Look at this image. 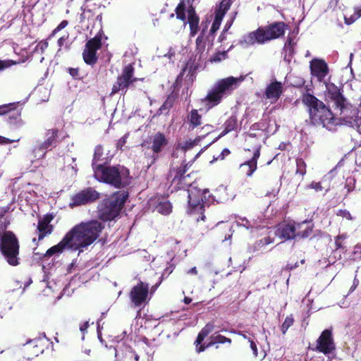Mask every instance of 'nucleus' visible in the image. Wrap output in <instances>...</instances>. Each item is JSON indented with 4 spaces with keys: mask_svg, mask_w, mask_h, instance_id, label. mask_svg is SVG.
Wrapping results in <instances>:
<instances>
[{
    "mask_svg": "<svg viewBox=\"0 0 361 361\" xmlns=\"http://www.w3.org/2000/svg\"><path fill=\"white\" fill-rule=\"evenodd\" d=\"M305 92L301 94L302 103L307 108L309 118L314 126H322L324 128L330 129L334 124L336 118L331 110L321 100L312 94Z\"/></svg>",
    "mask_w": 361,
    "mask_h": 361,
    "instance_id": "f257e3e1",
    "label": "nucleus"
},
{
    "mask_svg": "<svg viewBox=\"0 0 361 361\" xmlns=\"http://www.w3.org/2000/svg\"><path fill=\"white\" fill-rule=\"evenodd\" d=\"M104 228V225L98 220H90L75 225L67 234L74 246L79 250L92 245Z\"/></svg>",
    "mask_w": 361,
    "mask_h": 361,
    "instance_id": "f03ea898",
    "label": "nucleus"
},
{
    "mask_svg": "<svg viewBox=\"0 0 361 361\" xmlns=\"http://www.w3.org/2000/svg\"><path fill=\"white\" fill-rule=\"evenodd\" d=\"M92 166L95 178L101 183L109 184L117 189L123 188L129 184L130 171L123 166H110L93 162Z\"/></svg>",
    "mask_w": 361,
    "mask_h": 361,
    "instance_id": "7ed1b4c3",
    "label": "nucleus"
},
{
    "mask_svg": "<svg viewBox=\"0 0 361 361\" xmlns=\"http://www.w3.org/2000/svg\"><path fill=\"white\" fill-rule=\"evenodd\" d=\"M286 24L284 22H274L266 26H260L257 30L245 35L240 40L241 46L263 44L267 42L278 39L285 33Z\"/></svg>",
    "mask_w": 361,
    "mask_h": 361,
    "instance_id": "20e7f679",
    "label": "nucleus"
},
{
    "mask_svg": "<svg viewBox=\"0 0 361 361\" xmlns=\"http://www.w3.org/2000/svg\"><path fill=\"white\" fill-rule=\"evenodd\" d=\"M6 226L0 223V252L11 266L20 264V245L16 235L11 231H5Z\"/></svg>",
    "mask_w": 361,
    "mask_h": 361,
    "instance_id": "39448f33",
    "label": "nucleus"
},
{
    "mask_svg": "<svg viewBox=\"0 0 361 361\" xmlns=\"http://www.w3.org/2000/svg\"><path fill=\"white\" fill-rule=\"evenodd\" d=\"M128 196L127 191L120 190L115 192L110 198L104 200L98 209L99 219L108 221L118 216Z\"/></svg>",
    "mask_w": 361,
    "mask_h": 361,
    "instance_id": "423d86ee",
    "label": "nucleus"
},
{
    "mask_svg": "<svg viewBox=\"0 0 361 361\" xmlns=\"http://www.w3.org/2000/svg\"><path fill=\"white\" fill-rule=\"evenodd\" d=\"M212 197L208 189L194 188L188 191L189 213L191 217L199 222L205 221L204 207L209 206Z\"/></svg>",
    "mask_w": 361,
    "mask_h": 361,
    "instance_id": "0eeeda50",
    "label": "nucleus"
},
{
    "mask_svg": "<svg viewBox=\"0 0 361 361\" xmlns=\"http://www.w3.org/2000/svg\"><path fill=\"white\" fill-rule=\"evenodd\" d=\"M243 80L231 76L218 81L202 100L207 109H210L219 104L224 95L233 90V85Z\"/></svg>",
    "mask_w": 361,
    "mask_h": 361,
    "instance_id": "6e6552de",
    "label": "nucleus"
},
{
    "mask_svg": "<svg viewBox=\"0 0 361 361\" xmlns=\"http://www.w3.org/2000/svg\"><path fill=\"white\" fill-rule=\"evenodd\" d=\"M192 164V161L183 160L179 166L169 169L168 180H170L171 185H175L176 190L184 189L191 185L192 171H190V169Z\"/></svg>",
    "mask_w": 361,
    "mask_h": 361,
    "instance_id": "1a4fd4ad",
    "label": "nucleus"
},
{
    "mask_svg": "<svg viewBox=\"0 0 361 361\" xmlns=\"http://www.w3.org/2000/svg\"><path fill=\"white\" fill-rule=\"evenodd\" d=\"M168 145L169 140L161 132H157L149 137L147 140L143 141L142 147L150 149L152 152V154L147 157L149 166L156 163Z\"/></svg>",
    "mask_w": 361,
    "mask_h": 361,
    "instance_id": "9d476101",
    "label": "nucleus"
},
{
    "mask_svg": "<svg viewBox=\"0 0 361 361\" xmlns=\"http://www.w3.org/2000/svg\"><path fill=\"white\" fill-rule=\"evenodd\" d=\"M135 68L133 64L129 63L125 66L121 74L117 77L116 81L113 84L110 96L121 93L125 95L128 89L137 82L139 79L134 76Z\"/></svg>",
    "mask_w": 361,
    "mask_h": 361,
    "instance_id": "9b49d317",
    "label": "nucleus"
},
{
    "mask_svg": "<svg viewBox=\"0 0 361 361\" xmlns=\"http://www.w3.org/2000/svg\"><path fill=\"white\" fill-rule=\"evenodd\" d=\"M103 38L107 39L104 30L99 29L94 37L87 41L82 51V59L86 64L93 66L97 63L98 61L97 52L102 47Z\"/></svg>",
    "mask_w": 361,
    "mask_h": 361,
    "instance_id": "f8f14e48",
    "label": "nucleus"
},
{
    "mask_svg": "<svg viewBox=\"0 0 361 361\" xmlns=\"http://www.w3.org/2000/svg\"><path fill=\"white\" fill-rule=\"evenodd\" d=\"M61 134L62 132L56 128L47 130L44 140L35 148V153L37 154L41 152L42 153L41 157L44 158L47 149L56 147L65 138L64 135L60 138Z\"/></svg>",
    "mask_w": 361,
    "mask_h": 361,
    "instance_id": "ddd939ff",
    "label": "nucleus"
},
{
    "mask_svg": "<svg viewBox=\"0 0 361 361\" xmlns=\"http://www.w3.org/2000/svg\"><path fill=\"white\" fill-rule=\"evenodd\" d=\"M6 106H9L8 112L4 116L6 124L12 130H15L22 128L24 125V121L22 119V108H18L19 102H13L6 104Z\"/></svg>",
    "mask_w": 361,
    "mask_h": 361,
    "instance_id": "4468645a",
    "label": "nucleus"
},
{
    "mask_svg": "<svg viewBox=\"0 0 361 361\" xmlns=\"http://www.w3.org/2000/svg\"><path fill=\"white\" fill-rule=\"evenodd\" d=\"M149 289V284L141 281L131 288L129 298L135 307H141L147 302Z\"/></svg>",
    "mask_w": 361,
    "mask_h": 361,
    "instance_id": "2eb2a0df",
    "label": "nucleus"
},
{
    "mask_svg": "<svg viewBox=\"0 0 361 361\" xmlns=\"http://www.w3.org/2000/svg\"><path fill=\"white\" fill-rule=\"evenodd\" d=\"M336 345L334 341L332 331L330 329L324 330L318 339L314 350L329 355L334 351Z\"/></svg>",
    "mask_w": 361,
    "mask_h": 361,
    "instance_id": "dca6fc26",
    "label": "nucleus"
},
{
    "mask_svg": "<svg viewBox=\"0 0 361 361\" xmlns=\"http://www.w3.org/2000/svg\"><path fill=\"white\" fill-rule=\"evenodd\" d=\"M99 198V193L94 188L89 187L76 194L71 197V207L80 206L93 202Z\"/></svg>",
    "mask_w": 361,
    "mask_h": 361,
    "instance_id": "f3484780",
    "label": "nucleus"
},
{
    "mask_svg": "<svg viewBox=\"0 0 361 361\" xmlns=\"http://www.w3.org/2000/svg\"><path fill=\"white\" fill-rule=\"evenodd\" d=\"M305 223H307V221L298 224L295 222L281 224L277 226L275 235L284 240L295 239L297 237L296 228L301 229Z\"/></svg>",
    "mask_w": 361,
    "mask_h": 361,
    "instance_id": "a211bd4d",
    "label": "nucleus"
},
{
    "mask_svg": "<svg viewBox=\"0 0 361 361\" xmlns=\"http://www.w3.org/2000/svg\"><path fill=\"white\" fill-rule=\"evenodd\" d=\"M326 94L334 103L335 109L342 111L346 107V98L343 95L341 90L334 83L326 86Z\"/></svg>",
    "mask_w": 361,
    "mask_h": 361,
    "instance_id": "6ab92c4d",
    "label": "nucleus"
},
{
    "mask_svg": "<svg viewBox=\"0 0 361 361\" xmlns=\"http://www.w3.org/2000/svg\"><path fill=\"white\" fill-rule=\"evenodd\" d=\"M310 69L311 75L316 77L319 82H322L329 72L327 63L322 59H313L310 61Z\"/></svg>",
    "mask_w": 361,
    "mask_h": 361,
    "instance_id": "aec40b11",
    "label": "nucleus"
},
{
    "mask_svg": "<svg viewBox=\"0 0 361 361\" xmlns=\"http://www.w3.org/2000/svg\"><path fill=\"white\" fill-rule=\"evenodd\" d=\"M54 218V215L52 213H48L39 219L37 226V231L39 233L38 241L42 240L47 235L53 232L54 226L50 223Z\"/></svg>",
    "mask_w": 361,
    "mask_h": 361,
    "instance_id": "412c9836",
    "label": "nucleus"
},
{
    "mask_svg": "<svg viewBox=\"0 0 361 361\" xmlns=\"http://www.w3.org/2000/svg\"><path fill=\"white\" fill-rule=\"evenodd\" d=\"M100 8V4L93 2V0H86L85 4L82 8V13L80 15V23L87 21L88 24H94V17Z\"/></svg>",
    "mask_w": 361,
    "mask_h": 361,
    "instance_id": "4be33fe9",
    "label": "nucleus"
},
{
    "mask_svg": "<svg viewBox=\"0 0 361 361\" xmlns=\"http://www.w3.org/2000/svg\"><path fill=\"white\" fill-rule=\"evenodd\" d=\"M66 248L74 250V246L67 233L57 245L51 247L47 250L43 255V258H49L54 255L61 254Z\"/></svg>",
    "mask_w": 361,
    "mask_h": 361,
    "instance_id": "5701e85b",
    "label": "nucleus"
},
{
    "mask_svg": "<svg viewBox=\"0 0 361 361\" xmlns=\"http://www.w3.org/2000/svg\"><path fill=\"white\" fill-rule=\"evenodd\" d=\"M260 148L257 147L253 153L252 157L240 165L241 171L247 177H250L257 168V160L260 156Z\"/></svg>",
    "mask_w": 361,
    "mask_h": 361,
    "instance_id": "b1692460",
    "label": "nucleus"
},
{
    "mask_svg": "<svg viewBox=\"0 0 361 361\" xmlns=\"http://www.w3.org/2000/svg\"><path fill=\"white\" fill-rule=\"evenodd\" d=\"M283 94V85L281 82L275 80L270 82L264 92L265 97L271 100V103H275Z\"/></svg>",
    "mask_w": 361,
    "mask_h": 361,
    "instance_id": "393cba45",
    "label": "nucleus"
},
{
    "mask_svg": "<svg viewBox=\"0 0 361 361\" xmlns=\"http://www.w3.org/2000/svg\"><path fill=\"white\" fill-rule=\"evenodd\" d=\"M188 22L190 27V35L194 37L199 31L200 18L192 6H190L188 10Z\"/></svg>",
    "mask_w": 361,
    "mask_h": 361,
    "instance_id": "a878e982",
    "label": "nucleus"
},
{
    "mask_svg": "<svg viewBox=\"0 0 361 361\" xmlns=\"http://www.w3.org/2000/svg\"><path fill=\"white\" fill-rule=\"evenodd\" d=\"M197 70V66L195 65L194 61L189 60L187 61L185 67L181 70L180 73L176 77L174 85L179 86L183 80V75L186 71H188V75L192 76Z\"/></svg>",
    "mask_w": 361,
    "mask_h": 361,
    "instance_id": "bb28decb",
    "label": "nucleus"
},
{
    "mask_svg": "<svg viewBox=\"0 0 361 361\" xmlns=\"http://www.w3.org/2000/svg\"><path fill=\"white\" fill-rule=\"evenodd\" d=\"M177 97L178 94L174 92H172L170 94H169L163 104L158 109V114L160 115L164 113L167 114L169 111V110L173 106Z\"/></svg>",
    "mask_w": 361,
    "mask_h": 361,
    "instance_id": "cd10ccee",
    "label": "nucleus"
},
{
    "mask_svg": "<svg viewBox=\"0 0 361 361\" xmlns=\"http://www.w3.org/2000/svg\"><path fill=\"white\" fill-rule=\"evenodd\" d=\"M223 126L224 128V130L221 132V133L219 135V137H221L222 136H224L227 133L235 130L238 128V118L237 116L235 115H232L230 116L223 124Z\"/></svg>",
    "mask_w": 361,
    "mask_h": 361,
    "instance_id": "c85d7f7f",
    "label": "nucleus"
},
{
    "mask_svg": "<svg viewBox=\"0 0 361 361\" xmlns=\"http://www.w3.org/2000/svg\"><path fill=\"white\" fill-rule=\"evenodd\" d=\"M214 329V322H208L199 332L197 338L195 340V343L200 344L202 343L204 338L212 333Z\"/></svg>",
    "mask_w": 361,
    "mask_h": 361,
    "instance_id": "c756f323",
    "label": "nucleus"
},
{
    "mask_svg": "<svg viewBox=\"0 0 361 361\" xmlns=\"http://www.w3.org/2000/svg\"><path fill=\"white\" fill-rule=\"evenodd\" d=\"M202 116L197 112V110L192 109L189 115L190 126L192 128H195L201 125Z\"/></svg>",
    "mask_w": 361,
    "mask_h": 361,
    "instance_id": "7c9ffc66",
    "label": "nucleus"
},
{
    "mask_svg": "<svg viewBox=\"0 0 361 361\" xmlns=\"http://www.w3.org/2000/svg\"><path fill=\"white\" fill-rule=\"evenodd\" d=\"M185 8V1L180 0V2L178 3V6L175 9L177 19L180 20L182 21H185L186 20Z\"/></svg>",
    "mask_w": 361,
    "mask_h": 361,
    "instance_id": "2f4dec72",
    "label": "nucleus"
},
{
    "mask_svg": "<svg viewBox=\"0 0 361 361\" xmlns=\"http://www.w3.org/2000/svg\"><path fill=\"white\" fill-rule=\"evenodd\" d=\"M274 241V238L271 236H266L264 238H261L260 240H257L254 244L255 250H259L263 247L268 245L271 243H273Z\"/></svg>",
    "mask_w": 361,
    "mask_h": 361,
    "instance_id": "473e14b6",
    "label": "nucleus"
},
{
    "mask_svg": "<svg viewBox=\"0 0 361 361\" xmlns=\"http://www.w3.org/2000/svg\"><path fill=\"white\" fill-rule=\"evenodd\" d=\"M231 6V0H222L219 4V8L215 11L216 14H222L224 17L226 12L229 10Z\"/></svg>",
    "mask_w": 361,
    "mask_h": 361,
    "instance_id": "72a5a7b5",
    "label": "nucleus"
},
{
    "mask_svg": "<svg viewBox=\"0 0 361 361\" xmlns=\"http://www.w3.org/2000/svg\"><path fill=\"white\" fill-rule=\"evenodd\" d=\"M221 15L222 14L214 13V19L212 23L211 29L209 30V35H212L214 37V35L215 34V32L219 29L222 19L224 18V17H222Z\"/></svg>",
    "mask_w": 361,
    "mask_h": 361,
    "instance_id": "f704fd0d",
    "label": "nucleus"
},
{
    "mask_svg": "<svg viewBox=\"0 0 361 361\" xmlns=\"http://www.w3.org/2000/svg\"><path fill=\"white\" fill-rule=\"evenodd\" d=\"M305 224H306V223ZM313 228H314L313 224H310L307 221L306 227L303 230L300 229L298 231V232H297V237H300L301 238H308L313 233Z\"/></svg>",
    "mask_w": 361,
    "mask_h": 361,
    "instance_id": "c9c22d12",
    "label": "nucleus"
},
{
    "mask_svg": "<svg viewBox=\"0 0 361 361\" xmlns=\"http://www.w3.org/2000/svg\"><path fill=\"white\" fill-rule=\"evenodd\" d=\"M157 211L162 214H169L172 211V206L169 201L161 202L157 206Z\"/></svg>",
    "mask_w": 361,
    "mask_h": 361,
    "instance_id": "e433bc0d",
    "label": "nucleus"
},
{
    "mask_svg": "<svg viewBox=\"0 0 361 361\" xmlns=\"http://www.w3.org/2000/svg\"><path fill=\"white\" fill-rule=\"evenodd\" d=\"M294 318L293 314L287 316L281 325V331L283 334H285L288 329L293 324Z\"/></svg>",
    "mask_w": 361,
    "mask_h": 361,
    "instance_id": "4c0bfd02",
    "label": "nucleus"
},
{
    "mask_svg": "<svg viewBox=\"0 0 361 361\" xmlns=\"http://www.w3.org/2000/svg\"><path fill=\"white\" fill-rule=\"evenodd\" d=\"M228 58L227 51L216 52L209 59L212 63L220 62Z\"/></svg>",
    "mask_w": 361,
    "mask_h": 361,
    "instance_id": "58836bf2",
    "label": "nucleus"
},
{
    "mask_svg": "<svg viewBox=\"0 0 361 361\" xmlns=\"http://www.w3.org/2000/svg\"><path fill=\"white\" fill-rule=\"evenodd\" d=\"M210 338L212 339L214 345L216 344H219V343H221V344L225 343H228L229 344L231 343V338H227L221 334L213 335V336H210Z\"/></svg>",
    "mask_w": 361,
    "mask_h": 361,
    "instance_id": "ea45409f",
    "label": "nucleus"
},
{
    "mask_svg": "<svg viewBox=\"0 0 361 361\" xmlns=\"http://www.w3.org/2000/svg\"><path fill=\"white\" fill-rule=\"evenodd\" d=\"M296 173L303 176L306 173V164L302 158L296 159Z\"/></svg>",
    "mask_w": 361,
    "mask_h": 361,
    "instance_id": "a19ab883",
    "label": "nucleus"
},
{
    "mask_svg": "<svg viewBox=\"0 0 361 361\" xmlns=\"http://www.w3.org/2000/svg\"><path fill=\"white\" fill-rule=\"evenodd\" d=\"M361 17V8L355 7L354 8V13L351 15L349 18H345V21L346 24H352L355 20H357L359 18Z\"/></svg>",
    "mask_w": 361,
    "mask_h": 361,
    "instance_id": "79ce46f5",
    "label": "nucleus"
},
{
    "mask_svg": "<svg viewBox=\"0 0 361 361\" xmlns=\"http://www.w3.org/2000/svg\"><path fill=\"white\" fill-rule=\"evenodd\" d=\"M209 339H210V341L207 343H200V344H197V343L195 342L194 344L195 345L196 353H200L202 352H204L207 348H209V347L214 345L212 339L210 338H209Z\"/></svg>",
    "mask_w": 361,
    "mask_h": 361,
    "instance_id": "37998d69",
    "label": "nucleus"
},
{
    "mask_svg": "<svg viewBox=\"0 0 361 361\" xmlns=\"http://www.w3.org/2000/svg\"><path fill=\"white\" fill-rule=\"evenodd\" d=\"M195 44H196V50L198 51V52L202 53L204 51L205 46H206L204 37V36H202V35H200L197 37V39L195 40Z\"/></svg>",
    "mask_w": 361,
    "mask_h": 361,
    "instance_id": "c03bdc74",
    "label": "nucleus"
},
{
    "mask_svg": "<svg viewBox=\"0 0 361 361\" xmlns=\"http://www.w3.org/2000/svg\"><path fill=\"white\" fill-rule=\"evenodd\" d=\"M204 137V135H202V136H197L194 140H187L185 142V145H184V147L183 148L187 150V149H190L192 148H193L195 146H196L197 145H198V143L200 142V140H202V138Z\"/></svg>",
    "mask_w": 361,
    "mask_h": 361,
    "instance_id": "a18cd8bd",
    "label": "nucleus"
},
{
    "mask_svg": "<svg viewBox=\"0 0 361 361\" xmlns=\"http://www.w3.org/2000/svg\"><path fill=\"white\" fill-rule=\"evenodd\" d=\"M336 214L338 216H341L343 219H345L347 220L352 221L353 219V217L352 216L351 214L347 209H338L336 212Z\"/></svg>",
    "mask_w": 361,
    "mask_h": 361,
    "instance_id": "49530a36",
    "label": "nucleus"
},
{
    "mask_svg": "<svg viewBox=\"0 0 361 361\" xmlns=\"http://www.w3.org/2000/svg\"><path fill=\"white\" fill-rule=\"evenodd\" d=\"M17 63L13 60H1L0 59V72L11 67L13 65H16Z\"/></svg>",
    "mask_w": 361,
    "mask_h": 361,
    "instance_id": "de8ad7c7",
    "label": "nucleus"
},
{
    "mask_svg": "<svg viewBox=\"0 0 361 361\" xmlns=\"http://www.w3.org/2000/svg\"><path fill=\"white\" fill-rule=\"evenodd\" d=\"M307 188L313 189L316 192L322 191L324 189V188L322 185L321 182H315V181H312L308 185H307Z\"/></svg>",
    "mask_w": 361,
    "mask_h": 361,
    "instance_id": "09e8293b",
    "label": "nucleus"
},
{
    "mask_svg": "<svg viewBox=\"0 0 361 361\" xmlns=\"http://www.w3.org/2000/svg\"><path fill=\"white\" fill-rule=\"evenodd\" d=\"M231 154V151L225 148L222 150V152L217 156L214 157L212 161H218V160H224L226 157L228 156Z\"/></svg>",
    "mask_w": 361,
    "mask_h": 361,
    "instance_id": "8fccbe9b",
    "label": "nucleus"
},
{
    "mask_svg": "<svg viewBox=\"0 0 361 361\" xmlns=\"http://www.w3.org/2000/svg\"><path fill=\"white\" fill-rule=\"evenodd\" d=\"M68 71L74 79L79 80L82 78L80 75V69L78 68H69Z\"/></svg>",
    "mask_w": 361,
    "mask_h": 361,
    "instance_id": "3c124183",
    "label": "nucleus"
},
{
    "mask_svg": "<svg viewBox=\"0 0 361 361\" xmlns=\"http://www.w3.org/2000/svg\"><path fill=\"white\" fill-rule=\"evenodd\" d=\"M345 238L344 235H338L335 238V245L336 249H343L342 240Z\"/></svg>",
    "mask_w": 361,
    "mask_h": 361,
    "instance_id": "603ef678",
    "label": "nucleus"
},
{
    "mask_svg": "<svg viewBox=\"0 0 361 361\" xmlns=\"http://www.w3.org/2000/svg\"><path fill=\"white\" fill-rule=\"evenodd\" d=\"M248 341L250 343V348L252 350V353L255 357L257 356V347L256 343L254 341L253 339H251L250 338H248Z\"/></svg>",
    "mask_w": 361,
    "mask_h": 361,
    "instance_id": "864d4df0",
    "label": "nucleus"
},
{
    "mask_svg": "<svg viewBox=\"0 0 361 361\" xmlns=\"http://www.w3.org/2000/svg\"><path fill=\"white\" fill-rule=\"evenodd\" d=\"M95 21H98L99 22V26H100V29H102L103 30V28H102V13L100 12L99 11H98V12L95 15L94 22Z\"/></svg>",
    "mask_w": 361,
    "mask_h": 361,
    "instance_id": "5fc2aeb1",
    "label": "nucleus"
},
{
    "mask_svg": "<svg viewBox=\"0 0 361 361\" xmlns=\"http://www.w3.org/2000/svg\"><path fill=\"white\" fill-rule=\"evenodd\" d=\"M298 267V262H295L294 264L288 263L286 265L285 269L287 271H291Z\"/></svg>",
    "mask_w": 361,
    "mask_h": 361,
    "instance_id": "6e6d98bb",
    "label": "nucleus"
},
{
    "mask_svg": "<svg viewBox=\"0 0 361 361\" xmlns=\"http://www.w3.org/2000/svg\"><path fill=\"white\" fill-rule=\"evenodd\" d=\"M9 106H6V104H3L0 106V116L5 115L8 112Z\"/></svg>",
    "mask_w": 361,
    "mask_h": 361,
    "instance_id": "4d7b16f0",
    "label": "nucleus"
},
{
    "mask_svg": "<svg viewBox=\"0 0 361 361\" xmlns=\"http://www.w3.org/2000/svg\"><path fill=\"white\" fill-rule=\"evenodd\" d=\"M68 25V21L66 20H62L59 25L56 27L57 30H61Z\"/></svg>",
    "mask_w": 361,
    "mask_h": 361,
    "instance_id": "13d9d810",
    "label": "nucleus"
},
{
    "mask_svg": "<svg viewBox=\"0 0 361 361\" xmlns=\"http://www.w3.org/2000/svg\"><path fill=\"white\" fill-rule=\"evenodd\" d=\"M102 156V152H99V149H97L94 154L93 162L97 164V160H99Z\"/></svg>",
    "mask_w": 361,
    "mask_h": 361,
    "instance_id": "bf43d9fd",
    "label": "nucleus"
},
{
    "mask_svg": "<svg viewBox=\"0 0 361 361\" xmlns=\"http://www.w3.org/2000/svg\"><path fill=\"white\" fill-rule=\"evenodd\" d=\"M126 137H122L117 143V148L121 149L122 147L126 144Z\"/></svg>",
    "mask_w": 361,
    "mask_h": 361,
    "instance_id": "052dcab7",
    "label": "nucleus"
},
{
    "mask_svg": "<svg viewBox=\"0 0 361 361\" xmlns=\"http://www.w3.org/2000/svg\"><path fill=\"white\" fill-rule=\"evenodd\" d=\"M358 284H359V281L357 279H354L353 283L352 286L350 287L349 292L352 293L353 291H354L356 289V288L357 287Z\"/></svg>",
    "mask_w": 361,
    "mask_h": 361,
    "instance_id": "680f3d73",
    "label": "nucleus"
},
{
    "mask_svg": "<svg viewBox=\"0 0 361 361\" xmlns=\"http://www.w3.org/2000/svg\"><path fill=\"white\" fill-rule=\"evenodd\" d=\"M67 38L68 37L63 36L58 39L57 43L59 47H61L63 45Z\"/></svg>",
    "mask_w": 361,
    "mask_h": 361,
    "instance_id": "e2e57ef3",
    "label": "nucleus"
},
{
    "mask_svg": "<svg viewBox=\"0 0 361 361\" xmlns=\"http://www.w3.org/2000/svg\"><path fill=\"white\" fill-rule=\"evenodd\" d=\"M305 83V80L302 78L300 79L295 84L293 85V86L297 87H302Z\"/></svg>",
    "mask_w": 361,
    "mask_h": 361,
    "instance_id": "0e129e2a",
    "label": "nucleus"
},
{
    "mask_svg": "<svg viewBox=\"0 0 361 361\" xmlns=\"http://www.w3.org/2000/svg\"><path fill=\"white\" fill-rule=\"evenodd\" d=\"M88 327H89V323H88V322H85L82 325L80 326V330L82 332H85Z\"/></svg>",
    "mask_w": 361,
    "mask_h": 361,
    "instance_id": "69168bd1",
    "label": "nucleus"
},
{
    "mask_svg": "<svg viewBox=\"0 0 361 361\" xmlns=\"http://www.w3.org/2000/svg\"><path fill=\"white\" fill-rule=\"evenodd\" d=\"M188 274H193V275H196V274H197V268H196L195 267H192L191 269H190L188 271Z\"/></svg>",
    "mask_w": 361,
    "mask_h": 361,
    "instance_id": "338daca9",
    "label": "nucleus"
},
{
    "mask_svg": "<svg viewBox=\"0 0 361 361\" xmlns=\"http://www.w3.org/2000/svg\"><path fill=\"white\" fill-rule=\"evenodd\" d=\"M59 32V30H57V28L56 27L55 29H54L51 32V33L49 35V36L48 37L47 39H51L52 37H54L55 36V35Z\"/></svg>",
    "mask_w": 361,
    "mask_h": 361,
    "instance_id": "774afa93",
    "label": "nucleus"
}]
</instances>
